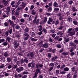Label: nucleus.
<instances>
[{
	"label": "nucleus",
	"mask_w": 78,
	"mask_h": 78,
	"mask_svg": "<svg viewBox=\"0 0 78 78\" xmlns=\"http://www.w3.org/2000/svg\"><path fill=\"white\" fill-rule=\"evenodd\" d=\"M39 45L40 46H41L42 47L45 48H47L48 47V44L47 43V42H45L44 44H43V42L41 41Z\"/></svg>",
	"instance_id": "1"
},
{
	"label": "nucleus",
	"mask_w": 78,
	"mask_h": 78,
	"mask_svg": "<svg viewBox=\"0 0 78 78\" xmlns=\"http://www.w3.org/2000/svg\"><path fill=\"white\" fill-rule=\"evenodd\" d=\"M19 46V44L17 42V41L15 40L14 41V48H17Z\"/></svg>",
	"instance_id": "2"
},
{
	"label": "nucleus",
	"mask_w": 78,
	"mask_h": 78,
	"mask_svg": "<svg viewBox=\"0 0 78 78\" xmlns=\"http://www.w3.org/2000/svg\"><path fill=\"white\" fill-rule=\"evenodd\" d=\"M9 22L10 23V25H11V26H12L13 27H14V26H15V25L16 24H14V23L13 21H11V20L9 19Z\"/></svg>",
	"instance_id": "3"
},
{
	"label": "nucleus",
	"mask_w": 78,
	"mask_h": 78,
	"mask_svg": "<svg viewBox=\"0 0 78 78\" xmlns=\"http://www.w3.org/2000/svg\"><path fill=\"white\" fill-rule=\"evenodd\" d=\"M68 33L69 34V36H73L74 34H75V30H73L71 32H70L69 33Z\"/></svg>",
	"instance_id": "4"
},
{
	"label": "nucleus",
	"mask_w": 78,
	"mask_h": 78,
	"mask_svg": "<svg viewBox=\"0 0 78 78\" xmlns=\"http://www.w3.org/2000/svg\"><path fill=\"white\" fill-rule=\"evenodd\" d=\"M17 72H20L23 70V67H21L20 68H17L16 69Z\"/></svg>",
	"instance_id": "5"
},
{
	"label": "nucleus",
	"mask_w": 78,
	"mask_h": 78,
	"mask_svg": "<svg viewBox=\"0 0 78 78\" xmlns=\"http://www.w3.org/2000/svg\"><path fill=\"white\" fill-rule=\"evenodd\" d=\"M27 56L28 57H30V58H33L34 55H33V53L32 52H30L28 54Z\"/></svg>",
	"instance_id": "6"
},
{
	"label": "nucleus",
	"mask_w": 78,
	"mask_h": 78,
	"mask_svg": "<svg viewBox=\"0 0 78 78\" xmlns=\"http://www.w3.org/2000/svg\"><path fill=\"white\" fill-rule=\"evenodd\" d=\"M58 35H60V37H63V33L61 31H59L57 33Z\"/></svg>",
	"instance_id": "7"
},
{
	"label": "nucleus",
	"mask_w": 78,
	"mask_h": 78,
	"mask_svg": "<svg viewBox=\"0 0 78 78\" xmlns=\"http://www.w3.org/2000/svg\"><path fill=\"white\" fill-rule=\"evenodd\" d=\"M69 46H72V47L76 46L75 44L73 43L72 42H70L69 43Z\"/></svg>",
	"instance_id": "8"
},
{
	"label": "nucleus",
	"mask_w": 78,
	"mask_h": 78,
	"mask_svg": "<svg viewBox=\"0 0 78 78\" xmlns=\"http://www.w3.org/2000/svg\"><path fill=\"white\" fill-rule=\"evenodd\" d=\"M21 5H21V6H22V8H25V6H26V4L25 3V2H23L22 3H21Z\"/></svg>",
	"instance_id": "9"
},
{
	"label": "nucleus",
	"mask_w": 78,
	"mask_h": 78,
	"mask_svg": "<svg viewBox=\"0 0 78 78\" xmlns=\"http://www.w3.org/2000/svg\"><path fill=\"white\" fill-rule=\"evenodd\" d=\"M53 6L54 7H58L59 5L56 2H54L53 4Z\"/></svg>",
	"instance_id": "10"
},
{
	"label": "nucleus",
	"mask_w": 78,
	"mask_h": 78,
	"mask_svg": "<svg viewBox=\"0 0 78 78\" xmlns=\"http://www.w3.org/2000/svg\"><path fill=\"white\" fill-rule=\"evenodd\" d=\"M69 40H70V39L69 38H67L66 39H65L64 40V44H66V43L65 42H68L69 41Z\"/></svg>",
	"instance_id": "11"
},
{
	"label": "nucleus",
	"mask_w": 78,
	"mask_h": 78,
	"mask_svg": "<svg viewBox=\"0 0 78 78\" xmlns=\"http://www.w3.org/2000/svg\"><path fill=\"white\" fill-rule=\"evenodd\" d=\"M34 75V76H33L32 78H36L37 77V72H36Z\"/></svg>",
	"instance_id": "12"
},
{
	"label": "nucleus",
	"mask_w": 78,
	"mask_h": 78,
	"mask_svg": "<svg viewBox=\"0 0 78 78\" xmlns=\"http://www.w3.org/2000/svg\"><path fill=\"white\" fill-rule=\"evenodd\" d=\"M57 58H58V57H57V56H54L53 58H52V61H55V60L56 59H57Z\"/></svg>",
	"instance_id": "13"
},
{
	"label": "nucleus",
	"mask_w": 78,
	"mask_h": 78,
	"mask_svg": "<svg viewBox=\"0 0 78 78\" xmlns=\"http://www.w3.org/2000/svg\"><path fill=\"white\" fill-rule=\"evenodd\" d=\"M73 23H74V25H78V22L76 20H74L73 21Z\"/></svg>",
	"instance_id": "14"
},
{
	"label": "nucleus",
	"mask_w": 78,
	"mask_h": 78,
	"mask_svg": "<svg viewBox=\"0 0 78 78\" xmlns=\"http://www.w3.org/2000/svg\"><path fill=\"white\" fill-rule=\"evenodd\" d=\"M67 21L69 22H72V19L71 18H69L67 19Z\"/></svg>",
	"instance_id": "15"
},
{
	"label": "nucleus",
	"mask_w": 78,
	"mask_h": 78,
	"mask_svg": "<svg viewBox=\"0 0 78 78\" xmlns=\"http://www.w3.org/2000/svg\"><path fill=\"white\" fill-rule=\"evenodd\" d=\"M40 70H41V68H39V69H37L36 72L37 74H38V73H41V72L40 71Z\"/></svg>",
	"instance_id": "16"
},
{
	"label": "nucleus",
	"mask_w": 78,
	"mask_h": 78,
	"mask_svg": "<svg viewBox=\"0 0 78 78\" xmlns=\"http://www.w3.org/2000/svg\"><path fill=\"white\" fill-rule=\"evenodd\" d=\"M39 31H41L42 30V25H40L39 26Z\"/></svg>",
	"instance_id": "17"
},
{
	"label": "nucleus",
	"mask_w": 78,
	"mask_h": 78,
	"mask_svg": "<svg viewBox=\"0 0 78 78\" xmlns=\"http://www.w3.org/2000/svg\"><path fill=\"white\" fill-rule=\"evenodd\" d=\"M5 67V64H2L0 66V69H3Z\"/></svg>",
	"instance_id": "18"
},
{
	"label": "nucleus",
	"mask_w": 78,
	"mask_h": 78,
	"mask_svg": "<svg viewBox=\"0 0 78 78\" xmlns=\"http://www.w3.org/2000/svg\"><path fill=\"white\" fill-rule=\"evenodd\" d=\"M73 11L75 12V11H77V9H76L75 7H73L72 8Z\"/></svg>",
	"instance_id": "19"
},
{
	"label": "nucleus",
	"mask_w": 78,
	"mask_h": 78,
	"mask_svg": "<svg viewBox=\"0 0 78 78\" xmlns=\"http://www.w3.org/2000/svg\"><path fill=\"white\" fill-rule=\"evenodd\" d=\"M72 30H73V29L71 28L70 29H69L68 31H67V33H70V32H71V31H72Z\"/></svg>",
	"instance_id": "20"
},
{
	"label": "nucleus",
	"mask_w": 78,
	"mask_h": 78,
	"mask_svg": "<svg viewBox=\"0 0 78 78\" xmlns=\"http://www.w3.org/2000/svg\"><path fill=\"white\" fill-rule=\"evenodd\" d=\"M6 41H8L9 42H10L11 41V38L9 37H7L6 38Z\"/></svg>",
	"instance_id": "21"
},
{
	"label": "nucleus",
	"mask_w": 78,
	"mask_h": 78,
	"mask_svg": "<svg viewBox=\"0 0 78 78\" xmlns=\"http://www.w3.org/2000/svg\"><path fill=\"white\" fill-rule=\"evenodd\" d=\"M31 41L32 42H33V41H37V39H35L34 38H32L31 39Z\"/></svg>",
	"instance_id": "22"
},
{
	"label": "nucleus",
	"mask_w": 78,
	"mask_h": 78,
	"mask_svg": "<svg viewBox=\"0 0 78 78\" xmlns=\"http://www.w3.org/2000/svg\"><path fill=\"white\" fill-rule=\"evenodd\" d=\"M63 70L64 71H68L69 70V68L66 67L64 68Z\"/></svg>",
	"instance_id": "23"
},
{
	"label": "nucleus",
	"mask_w": 78,
	"mask_h": 78,
	"mask_svg": "<svg viewBox=\"0 0 78 78\" xmlns=\"http://www.w3.org/2000/svg\"><path fill=\"white\" fill-rule=\"evenodd\" d=\"M44 20L43 21V22H46L47 21V17H44Z\"/></svg>",
	"instance_id": "24"
},
{
	"label": "nucleus",
	"mask_w": 78,
	"mask_h": 78,
	"mask_svg": "<svg viewBox=\"0 0 78 78\" xmlns=\"http://www.w3.org/2000/svg\"><path fill=\"white\" fill-rule=\"evenodd\" d=\"M77 69V68H76L75 67H73L71 68L72 71V72H74L75 70Z\"/></svg>",
	"instance_id": "25"
},
{
	"label": "nucleus",
	"mask_w": 78,
	"mask_h": 78,
	"mask_svg": "<svg viewBox=\"0 0 78 78\" xmlns=\"http://www.w3.org/2000/svg\"><path fill=\"white\" fill-rule=\"evenodd\" d=\"M31 14H33L34 15L36 14V11L34 10H32V12H31Z\"/></svg>",
	"instance_id": "26"
},
{
	"label": "nucleus",
	"mask_w": 78,
	"mask_h": 78,
	"mask_svg": "<svg viewBox=\"0 0 78 78\" xmlns=\"http://www.w3.org/2000/svg\"><path fill=\"white\" fill-rule=\"evenodd\" d=\"M56 46L58 48H61V44H57Z\"/></svg>",
	"instance_id": "27"
},
{
	"label": "nucleus",
	"mask_w": 78,
	"mask_h": 78,
	"mask_svg": "<svg viewBox=\"0 0 78 78\" xmlns=\"http://www.w3.org/2000/svg\"><path fill=\"white\" fill-rule=\"evenodd\" d=\"M52 10V8L51 7H49L48 8V11H51Z\"/></svg>",
	"instance_id": "28"
},
{
	"label": "nucleus",
	"mask_w": 78,
	"mask_h": 78,
	"mask_svg": "<svg viewBox=\"0 0 78 78\" xmlns=\"http://www.w3.org/2000/svg\"><path fill=\"white\" fill-rule=\"evenodd\" d=\"M43 31H44V33L45 34H46L47 33V30L45 29H43Z\"/></svg>",
	"instance_id": "29"
},
{
	"label": "nucleus",
	"mask_w": 78,
	"mask_h": 78,
	"mask_svg": "<svg viewBox=\"0 0 78 78\" xmlns=\"http://www.w3.org/2000/svg\"><path fill=\"white\" fill-rule=\"evenodd\" d=\"M15 28L16 29V30H18V29H19V28H20V26L17 25H16L15 26Z\"/></svg>",
	"instance_id": "30"
},
{
	"label": "nucleus",
	"mask_w": 78,
	"mask_h": 78,
	"mask_svg": "<svg viewBox=\"0 0 78 78\" xmlns=\"http://www.w3.org/2000/svg\"><path fill=\"white\" fill-rule=\"evenodd\" d=\"M66 66V65L65 64H63L61 65V69H62L63 68H64Z\"/></svg>",
	"instance_id": "31"
},
{
	"label": "nucleus",
	"mask_w": 78,
	"mask_h": 78,
	"mask_svg": "<svg viewBox=\"0 0 78 78\" xmlns=\"http://www.w3.org/2000/svg\"><path fill=\"white\" fill-rule=\"evenodd\" d=\"M59 20H57L56 21V22L55 23V25H58V24H59Z\"/></svg>",
	"instance_id": "32"
},
{
	"label": "nucleus",
	"mask_w": 78,
	"mask_h": 78,
	"mask_svg": "<svg viewBox=\"0 0 78 78\" xmlns=\"http://www.w3.org/2000/svg\"><path fill=\"white\" fill-rule=\"evenodd\" d=\"M21 9H22V7H19L17 9V11H20Z\"/></svg>",
	"instance_id": "33"
},
{
	"label": "nucleus",
	"mask_w": 78,
	"mask_h": 78,
	"mask_svg": "<svg viewBox=\"0 0 78 78\" xmlns=\"http://www.w3.org/2000/svg\"><path fill=\"white\" fill-rule=\"evenodd\" d=\"M4 25L5 27H8V23L7 22H5L4 23Z\"/></svg>",
	"instance_id": "34"
},
{
	"label": "nucleus",
	"mask_w": 78,
	"mask_h": 78,
	"mask_svg": "<svg viewBox=\"0 0 78 78\" xmlns=\"http://www.w3.org/2000/svg\"><path fill=\"white\" fill-rule=\"evenodd\" d=\"M63 17H64L63 16H60L59 18V20H62V19H63Z\"/></svg>",
	"instance_id": "35"
},
{
	"label": "nucleus",
	"mask_w": 78,
	"mask_h": 78,
	"mask_svg": "<svg viewBox=\"0 0 78 78\" xmlns=\"http://www.w3.org/2000/svg\"><path fill=\"white\" fill-rule=\"evenodd\" d=\"M12 31V29H11L9 30L8 32L10 34H11Z\"/></svg>",
	"instance_id": "36"
},
{
	"label": "nucleus",
	"mask_w": 78,
	"mask_h": 78,
	"mask_svg": "<svg viewBox=\"0 0 78 78\" xmlns=\"http://www.w3.org/2000/svg\"><path fill=\"white\" fill-rule=\"evenodd\" d=\"M31 36H32V37H34V36H35V34H34V32H32V33L31 35Z\"/></svg>",
	"instance_id": "37"
},
{
	"label": "nucleus",
	"mask_w": 78,
	"mask_h": 78,
	"mask_svg": "<svg viewBox=\"0 0 78 78\" xmlns=\"http://www.w3.org/2000/svg\"><path fill=\"white\" fill-rule=\"evenodd\" d=\"M73 3V2L71 0L69 1L68 3L69 5H72V3Z\"/></svg>",
	"instance_id": "38"
},
{
	"label": "nucleus",
	"mask_w": 78,
	"mask_h": 78,
	"mask_svg": "<svg viewBox=\"0 0 78 78\" xmlns=\"http://www.w3.org/2000/svg\"><path fill=\"white\" fill-rule=\"evenodd\" d=\"M6 11H7V12H9L10 11V7H8L6 9Z\"/></svg>",
	"instance_id": "39"
},
{
	"label": "nucleus",
	"mask_w": 78,
	"mask_h": 78,
	"mask_svg": "<svg viewBox=\"0 0 78 78\" xmlns=\"http://www.w3.org/2000/svg\"><path fill=\"white\" fill-rule=\"evenodd\" d=\"M29 31V30H28V29L27 28L25 29L24 30V31H25V32H26L27 33H28Z\"/></svg>",
	"instance_id": "40"
},
{
	"label": "nucleus",
	"mask_w": 78,
	"mask_h": 78,
	"mask_svg": "<svg viewBox=\"0 0 78 78\" xmlns=\"http://www.w3.org/2000/svg\"><path fill=\"white\" fill-rule=\"evenodd\" d=\"M43 32V31H42L41 32H38L37 34L38 35H41V34H42V32Z\"/></svg>",
	"instance_id": "41"
},
{
	"label": "nucleus",
	"mask_w": 78,
	"mask_h": 78,
	"mask_svg": "<svg viewBox=\"0 0 78 78\" xmlns=\"http://www.w3.org/2000/svg\"><path fill=\"white\" fill-rule=\"evenodd\" d=\"M60 74H66V72L64 71H62V72H60Z\"/></svg>",
	"instance_id": "42"
},
{
	"label": "nucleus",
	"mask_w": 78,
	"mask_h": 78,
	"mask_svg": "<svg viewBox=\"0 0 78 78\" xmlns=\"http://www.w3.org/2000/svg\"><path fill=\"white\" fill-rule=\"evenodd\" d=\"M5 56V57H7L8 56V53L7 52H5L4 54Z\"/></svg>",
	"instance_id": "43"
},
{
	"label": "nucleus",
	"mask_w": 78,
	"mask_h": 78,
	"mask_svg": "<svg viewBox=\"0 0 78 78\" xmlns=\"http://www.w3.org/2000/svg\"><path fill=\"white\" fill-rule=\"evenodd\" d=\"M24 36H27L28 37H30V36H29V35L27 33H25L24 34Z\"/></svg>",
	"instance_id": "44"
},
{
	"label": "nucleus",
	"mask_w": 78,
	"mask_h": 78,
	"mask_svg": "<svg viewBox=\"0 0 78 78\" xmlns=\"http://www.w3.org/2000/svg\"><path fill=\"white\" fill-rule=\"evenodd\" d=\"M54 11L56 12H58L59 11V8H55L54 9Z\"/></svg>",
	"instance_id": "45"
},
{
	"label": "nucleus",
	"mask_w": 78,
	"mask_h": 78,
	"mask_svg": "<svg viewBox=\"0 0 78 78\" xmlns=\"http://www.w3.org/2000/svg\"><path fill=\"white\" fill-rule=\"evenodd\" d=\"M4 5L5 6H8V2H7V1H5V2Z\"/></svg>",
	"instance_id": "46"
},
{
	"label": "nucleus",
	"mask_w": 78,
	"mask_h": 78,
	"mask_svg": "<svg viewBox=\"0 0 78 78\" xmlns=\"http://www.w3.org/2000/svg\"><path fill=\"white\" fill-rule=\"evenodd\" d=\"M34 8V5H31L30 8V10H32V9H33V8Z\"/></svg>",
	"instance_id": "47"
},
{
	"label": "nucleus",
	"mask_w": 78,
	"mask_h": 78,
	"mask_svg": "<svg viewBox=\"0 0 78 78\" xmlns=\"http://www.w3.org/2000/svg\"><path fill=\"white\" fill-rule=\"evenodd\" d=\"M7 60L8 61V62H11V60L10 58H7Z\"/></svg>",
	"instance_id": "48"
},
{
	"label": "nucleus",
	"mask_w": 78,
	"mask_h": 78,
	"mask_svg": "<svg viewBox=\"0 0 78 78\" xmlns=\"http://www.w3.org/2000/svg\"><path fill=\"white\" fill-rule=\"evenodd\" d=\"M24 61L25 62H26V63H28V59L27 58H25L24 59Z\"/></svg>",
	"instance_id": "49"
},
{
	"label": "nucleus",
	"mask_w": 78,
	"mask_h": 78,
	"mask_svg": "<svg viewBox=\"0 0 78 78\" xmlns=\"http://www.w3.org/2000/svg\"><path fill=\"white\" fill-rule=\"evenodd\" d=\"M55 65V64L53 63H50V66H51V67H53V66H54Z\"/></svg>",
	"instance_id": "50"
},
{
	"label": "nucleus",
	"mask_w": 78,
	"mask_h": 78,
	"mask_svg": "<svg viewBox=\"0 0 78 78\" xmlns=\"http://www.w3.org/2000/svg\"><path fill=\"white\" fill-rule=\"evenodd\" d=\"M28 37H24V41H27V40H28Z\"/></svg>",
	"instance_id": "51"
},
{
	"label": "nucleus",
	"mask_w": 78,
	"mask_h": 78,
	"mask_svg": "<svg viewBox=\"0 0 78 78\" xmlns=\"http://www.w3.org/2000/svg\"><path fill=\"white\" fill-rule=\"evenodd\" d=\"M12 20H16V17H15V16H12Z\"/></svg>",
	"instance_id": "52"
},
{
	"label": "nucleus",
	"mask_w": 78,
	"mask_h": 78,
	"mask_svg": "<svg viewBox=\"0 0 78 78\" xmlns=\"http://www.w3.org/2000/svg\"><path fill=\"white\" fill-rule=\"evenodd\" d=\"M3 45L5 46H6L7 45H8V43L6 42H4L3 43Z\"/></svg>",
	"instance_id": "53"
},
{
	"label": "nucleus",
	"mask_w": 78,
	"mask_h": 78,
	"mask_svg": "<svg viewBox=\"0 0 78 78\" xmlns=\"http://www.w3.org/2000/svg\"><path fill=\"white\" fill-rule=\"evenodd\" d=\"M39 19H37V21H35V23H36V24H38L39 23Z\"/></svg>",
	"instance_id": "54"
},
{
	"label": "nucleus",
	"mask_w": 78,
	"mask_h": 78,
	"mask_svg": "<svg viewBox=\"0 0 78 78\" xmlns=\"http://www.w3.org/2000/svg\"><path fill=\"white\" fill-rule=\"evenodd\" d=\"M50 33H55V31L54 30H51L50 31Z\"/></svg>",
	"instance_id": "55"
},
{
	"label": "nucleus",
	"mask_w": 78,
	"mask_h": 78,
	"mask_svg": "<svg viewBox=\"0 0 78 78\" xmlns=\"http://www.w3.org/2000/svg\"><path fill=\"white\" fill-rule=\"evenodd\" d=\"M48 58H50L51 56V54L50 53H48Z\"/></svg>",
	"instance_id": "56"
},
{
	"label": "nucleus",
	"mask_w": 78,
	"mask_h": 78,
	"mask_svg": "<svg viewBox=\"0 0 78 78\" xmlns=\"http://www.w3.org/2000/svg\"><path fill=\"white\" fill-rule=\"evenodd\" d=\"M25 11H27L28 10V8L27 7H26L24 9Z\"/></svg>",
	"instance_id": "57"
},
{
	"label": "nucleus",
	"mask_w": 78,
	"mask_h": 78,
	"mask_svg": "<svg viewBox=\"0 0 78 78\" xmlns=\"http://www.w3.org/2000/svg\"><path fill=\"white\" fill-rule=\"evenodd\" d=\"M31 67L32 68H34V67H35V63H33Z\"/></svg>",
	"instance_id": "58"
},
{
	"label": "nucleus",
	"mask_w": 78,
	"mask_h": 78,
	"mask_svg": "<svg viewBox=\"0 0 78 78\" xmlns=\"http://www.w3.org/2000/svg\"><path fill=\"white\" fill-rule=\"evenodd\" d=\"M62 54L63 55H68L67 53H66V52H63L62 53Z\"/></svg>",
	"instance_id": "59"
},
{
	"label": "nucleus",
	"mask_w": 78,
	"mask_h": 78,
	"mask_svg": "<svg viewBox=\"0 0 78 78\" xmlns=\"http://www.w3.org/2000/svg\"><path fill=\"white\" fill-rule=\"evenodd\" d=\"M77 76V75L74 74L73 76V78H76Z\"/></svg>",
	"instance_id": "60"
},
{
	"label": "nucleus",
	"mask_w": 78,
	"mask_h": 78,
	"mask_svg": "<svg viewBox=\"0 0 78 78\" xmlns=\"http://www.w3.org/2000/svg\"><path fill=\"white\" fill-rule=\"evenodd\" d=\"M49 20L50 21V22H52V21H53V19L51 18H49Z\"/></svg>",
	"instance_id": "61"
},
{
	"label": "nucleus",
	"mask_w": 78,
	"mask_h": 78,
	"mask_svg": "<svg viewBox=\"0 0 78 78\" xmlns=\"http://www.w3.org/2000/svg\"><path fill=\"white\" fill-rule=\"evenodd\" d=\"M44 50V49L43 48H42L41 49H40L39 50V52L41 53V52H42V51H43Z\"/></svg>",
	"instance_id": "62"
},
{
	"label": "nucleus",
	"mask_w": 78,
	"mask_h": 78,
	"mask_svg": "<svg viewBox=\"0 0 78 78\" xmlns=\"http://www.w3.org/2000/svg\"><path fill=\"white\" fill-rule=\"evenodd\" d=\"M14 75L16 78H18V76H17V74L16 73Z\"/></svg>",
	"instance_id": "63"
},
{
	"label": "nucleus",
	"mask_w": 78,
	"mask_h": 78,
	"mask_svg": "<svg viewBox=\"0 0 78 78\" xmlns=\"http://www.w3.org/2000/svg\"><path fill=\"white\" fill-rule=\"evenodd\" d=\"M74 43H76V44H78V41L76 40H75L74 41Z\"/></svg>",
	"instance_id": "64"
}]
</instances>
